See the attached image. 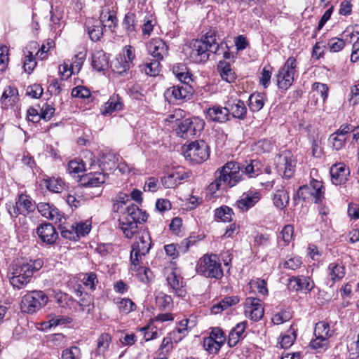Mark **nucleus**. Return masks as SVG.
I'll return each instance as SVG.
<instances>
[{"instance_id": "f257e3e1", "label": "nucleus", "mask_w": 359, "mask_h": 359, "mask_svg": "<svg viewBox=\"0 0 359 359\" xmlns=\"http://www.w3.org/2000/svg\"><path fill=\"white\" fill-rule=\"evenodd\" d=\"M218 39L217 32L209 30L201 39L192 40L187 43L184 51L193 62H205L208 60L210 53L219 54L218 52L222 44H219Z\"/></svg>"}, {"instance_id": "f03ea898", "label": "nucleus", "mask_w": 359, "mask_h": 359, "mask_svg": "<svg viewBox=\"0 0 359 359\" xmlns=\"http://www.w3.org/2000/svg\"><path fill=\"white\" fill-rule=\"evenodd\" d=\"M119 213V227L127 238H132L138 232V224L147 219V214L133 203L128 204Z\"/></svg>"}, {"instance_id": "7ed1b4c3", "label": "nucleus", "mask_w": 359, "mask_h": 359, "mask_svg": "<svg viewBox=\"0 0 359 359\" xmlns=\"http://www.w3.org/2000/svg\"><path fill=\"white\" fill-rule=\"evenodd\" d=\"M239 170L238 163L227 162L219 170L215 180L209 184L208 191L211 194H214L223 185H228L229 187L235 186L241 180Z\"/></svg>"}, {"instance_id": "20e7f679", "label": "nucleus", "mask_w": 359, "mask_h": 359, "mask_svg": "<svg viewBox=\"0 0 359 359\" xmlns=\"http://www.w3.org/2000/svg\"><path fill=\"white\" fill-rule=\"evenodd\" d=\"M198 274L206 278L219 280L223 276V271L216 255H204L196 266Z\"/></svg>"}, {"instance_id": "39448f33", "label": "nucleus", "mask_w": 359, "mask_h": 359, "mask_svg": "<svg viewBox=\"0 0 359 359\" xmlns=\"http://www.w3.org/2000/svg\"><path fill=\"white\" fill-rule=\"evenodd\" d=\"M48 302V296L41 290L27 292L20 302V309L26 313H34L44 307Z\"/></svg>"}, {"instance_id": "423d86ee", "label": "nucleus", "mask_w": 359, "mask_h": 359, "mask_svg": "<svg viewBox=\"0 0 359 359\" xmlns=\"http://www.w3.org/2000/svg\"><path fill=\"white\" fill-rule=\"evenodd\" d=\"M25 263L10 266L7 276L14 288H24L31 281L33 275Z\"/></svg>"}, {"instance_id": "0eeeda50", "label": "nucleus", "mask_w": 359, "mask_h": 359, "mask_svg": "<svg viewBox=\"0 0 359 359\" xmlns=\"http://www.w3.org/2000/svg\"><path fill=\"white\" fill-rule=\"evenodd\" d=\"M151 246L150 234L147 231L140 233L138 240L133 243L130 252V261L133 266V270H135L140 263V259L149 253Z\"/></svg>"}, {"instance_id": "6e6552de", "label": "nucleus", "mask_w": 359, "mask_h": 359, "mask_svg": "<svg viewBox=\"0 0 359 359\" xmlns=\"http://www.w3.org/2000/svg\"><path fill=\"white\" fill-rule=\"evenodd\" d=\"M296 59L294 57H288L284 66L279 69L276 76L279 88L287 90L291 86L296 73Z\"/></svg>"}, {"instance_id": "1a4fd4ad", "label": "nucleus", "mask_w": 359, "mask_h": 359, "mask_svg": "<svg viewBox=\"0 0 359 359\" xmlns=\"http://www.w3.org/2000/svg\"><path fill=\"white\" fill-rule=\"evenodd\" d=\"M184 156L193 162L201 163L209 156L208 146L204 141L192 142L184 150Z\"/></svg>"}, {"instance_id": "9d476101", "label": "nucleus", "mask_w": 359, "mask_h": 359, "mask_svg": "<svg viewBox=\"0 0 359 359\" xmlns=\"http://www.w3.org/2000/svg\"><path fill=\"white\" fill-rule=\"evenodd\" d=\"M277 172L283 177L289 179L294 173L295 162L290 152L284 151L275 159Z\"/></svg>"}, {"instance_id": "9b49d317", "label": "nucleus", "mask_w": 359, "mask_h": 359, "mask_svg": "<svg viewBox=\"0 0 359 359\" xmlns=\"http://www.w3.org/2000/svg\"><path fill=\"white\" fill-rule=\"evenodd\" d=\"M176 129L177 134L182 138L194 137L203 128L204 123L198 118L184 119L180 121Z\"/></svg>"}, {"instance_id": "f8f14e48", "label": "nucleus", "mask_w": 359, "mask_h": 359, "mask_svg": "<svg viewBox=\"0 0 359 359\" xmlns=\"http://www.w3.org/2000/svg\"><path fill=\"white\" fill-rule=\"evenodd\" d=\"M323 184L320 181L312 180L309 185L299 187L297 194L299 198L303 200L309 199L310 197L314 199L315 203L321 201L323 197Z\"/></svg>"}, {"instance_id": "ddd939ff", "label": "nucleus", "mask_w": 359, "mask_h": 359, "mask_svg": "<svg viewBox=\"0 0 359 359\" xmlns=\"http://www.w3.org/2000/svg\"><path fill=\"white\" fill-rule=\"evenodd\" d=\"M191 95V87L186 84H180L168 88L164 93L165 99L170 103L188 100Z\"/></svg>"}, {"instance_id": "4468645a", "label": "nucleus", "mask_w": 359, "mask_h": 359, "mask_svg": "<svg viewBox=\"0 0 359 359\" xmlns=\"http://www.w3.org/2000/svg\"><path fill=\"white\" fill-rule=\"evenodd\" d=\"M245 314L252 320L259 321L264 316V308L261 300L255 297H248L244 304Z\"/></svg>"}, {"instance_id": "2eb2a0df", "label": "nucleus", "mask_w": 359, "mask_h": 359, "mask_svg": "<svg viewBox=\"0 0 359 359\" xmlns=\"http://www.w3.org/2000/svg\"><path fill=\"white\" fill-rule=\"evenodd\" d=\"M35 205L31 198L25 194L19 196L15 205L9 209V213L12 217H17L18 215H27L34 210Z\"/></svg>"}, {"instance_id": "dca6fc26", "label": "nucleus", "mask_w": 359, "mask_h": 359, "mask_svg": "<svg viewBox=\"0 0 359 359\" xmlns=\"http://www.w3.org/2000/svg\"><path fill=\"white\" fill-rule=\"evenodd\" d=\"M189 177V174L183 168H178L172 170L161 180L163 187L166 189L175 188L182 183L184 180Z\"/></svg>"}, {"instance_id": "f3484780", "label": "nucleus", "mask_w": 359, "mask_h": 359, "mask_svg": "<svg viewBox=\"0 0 359 359\" xmlns=\"http://www.w3.org/2000/svg\"><path fill=\"white\" fill-rule=\"evenodd\" d=\"M167 283L170 288L177 297H184L187 294L183 278L177 273L176 269H171L167 275Z\"/></svg>"}, {"instance_id": "a211bd4d", "label": "nucleus", "mask_w": 359, "mask_h": 359, "mask_svg": "<svg viewBox=\"0 0 359 359\" xmlns=\"http://www.w3.org/2000/svg\"><path fill=\"white\" fill-rule=\"evenodd\" d=\"M135 57V48L131 46H126L123 50V57L117 58L114 63V70L122 74L129 69L130 64Z\"/></svg>"}, {"instance_id": "6ab92c4d", "label": "nucleus", "mask_w": 359, "mask_h": 359, "mask_svg": "<svg viewBox=\"0 0 359 359\" xmlns=\"http://www.w3.org/2000/svg\"><path fill=\"white\" fill-rule=\"evenodd\" d=\"M111 342L112 337L109 334H101L96 341L95 349L91 353V359H103L109 351Z\"/></svg>"}, {"instance_id": "aec40b11", "label": "nucleus", "mask_w": 359, "mask_h": 359, "mask_svg": "<svg viewBox=\"0 0 359 359\" xmlns=\"http://www.w3.org/2000/svg\"><path fill=\"white\" fill-rule=\"evenodd\" d=\"M261 198V194L258 191H248L243 193L236 202L235 206L242 212H247L254 207Z\"/></svg>"}, {"instance_id": "412c9836", "label": "nucleus", "mask_w": 359, "mask_h": 359, "mask_svg": "<svg viewBox=\"0 0 359 359\" xmlns=\"http://www.w3.org/2000/svg\"><path fill=\"white\" fill-rule=\"evenodd\" d=\"M36 233L41 241L48 245L54 244L58 238L55 228L50 223L40 224L36 229Z\"/></svg>"}, {"instance_id": "4be33fe9", "label": "nucleus", "mask_w": 359, "mask_h": 359, "mask_svg": "<svg viewBox=\"0 0 359 359\" xmlns=\"http://www.w3.org/2000/svg\"><path fill=\"white\" fill-rule=\"evenodd\" d=\"M205 118L211 121L223 123L229 121V114L226 106L214 105L205 111Z\"/></svg>"}, {"instance_id": "5701e85b", "label": "nucleus", "mask_w": 359, "mask_h": 359, "mask_svg": "<svg viewBox=\"0 0 359 359\" xmlns=\"http://www.w3.org/2000/svg\"><path fill=\"white\" fill-rule=\"evenodd\" d=\"M149 53L155 59L163 60L168 54V46L161 39H152L147 44Z\"/></svg>"}, {"instance_id": "b1692460", "label": "nucleus", "mask_w": 359, "mask_h": 359, "mask_svg": "<svg viewBox=\"0 0 359 359\" xmlns=\"http://www.w3.org/2000/svg\"><path fill=\"white\" fill-rule=\"evenodd\" d=\"M330 175L332 183L340 185L346 182L349 169L342 163H335L330 168Z\"/></svg>"}, {"instance_id": "393cba45", "label": "nucleus", "mask_w": 359, "mask_h": 359, "mask_svg": "<svg viewBox=\"0 0 359 359\" xmlns=\"http://www.w3.org/2000/svg\"><path fill=\"white\" fill-rule=\"evenodd\" d=\"M107 177V175L103 172H90L82 176L81 184L86 187H97L106 182Z\"/></svg>"}, {"instance_id": "a878e982", "label": "nucleus", "mask_w": 359, "mask_h": 359, "mask_svg": "<svg viewBox=\"0 0 359 359\" xmlns=\"http://www.w3.org/2000/svg\"><path fill=\"white\" fill-rule=\"evenodd\" d=\"M37 209L43 217L55 221V222H61L62 215L53 205L48 203H39L37 205Z\"/></svg>"}, {"instance_id": "bb28decb", "label": "nucleus", "mask_w": 359, "mask_h": 359, "mask_svg": "<svg viewBox=\"0 0 359 359\" xmlns=\"http://www.w3.org/2000/svg\"><path fill=\"white\" fill-rule=\"evenodd\" d=\"M226 107L229 116L231 115L234 118L244 119L247 109L243 101L238 99L229 100L226 103Z\"/></svg>"}, {"instance_id": "cd10ccee", "label": "nucleus", "mask_w": 359, "mask_h": 359, "mask_svg": "<svg viewBox=\"0 0 359 359\" xmlns=\"http://www.w3.org/2000/svg\"><path fill=\"white\" fill-rule=\"evenodd\" d=\"M289 285L296 291L304 290L309 292L313 288L314 283L311 278L302 276L290 278Z\"/></svg>"}, {"instance_id": "c85d7f7f", "label": "nucleus", "mask_w": 359, "mask_h": 359, "mask_svg": "<svg viewBox=\"0 0 359 359\" xmlns=\"http://www.w3.org/2000/svg\"><path fill=\"white\" fill-rule=\"evenodd\" d=\"M248 325L246 320L238 323L229 334L228 345L230 347L235 346L239 340L244 337V332Z\"/></svg>"}, {"instance_id": "c756f323", "label": "nucleus", "mask_w": 359, "mask_h": 359, "mask_svg": "<svg viewBox=\"0 0 359 359\" xmlns=\"http://www.w3.org/2000/svg\"><path fill=\"white\" fill-rule=\"evenodd\" d=\"M118 20L114 11H111L107 6L102 8L100 15V25L104 27H115Z\"/></svg>"}, {"instance_id": "7c9ffc66", "label": "nucleus", "mask_w": 359, "mask_h": 359, "mask_svg": "<svg viewBox=\"0 0 359 359\" xmlns=\"http://www.w3.org/2000/svg\"><path fill=\"white\" fill-rule=\"evenodd\" d=\"M109 60L106 53L102 50H96L92 55V66L97 72L105 70L108 67Z\"/></svg>"}, {"instance_id": "2f4dec72", "label": "nucleus", "mask_w": 359, "mask_h": 359, "mask_svg": "<svg viewBox=\"0 0 359 359\" xmlns=\"http://www.w3.org/2000/svg\"><path fill=\"white\" fill-rule=\"evenodd\" d=\"M327 277L333 282L342 279L345 276V268L341 263H330L327 269Z\"/></svg>"}, {"instance_id": "473e14b6", "label": "nucleus", "mask_w": 359, "mask_h": 359, "mask_svg": "<svg viewBox=\"0 0 359 359\" xmlns=\"http://www.w3.org/2000/svg\"><path fill=\"white\" fill-rule=\"evenodd\" d=\"M123 104L121 102L118 95L111 96L104 104L102 114L104 115L111 114L115 111H118L123 109Z\"/></svg>"}, {"instance_id": "72a5a7b5", "label": "nucleus", "mask_w": 359, "mask_h": 359, "mask_svg": "<svg viewBox=\"0 0 359 359\" xmlns=\"http://www.w3.org/2000/svg\"><path fill=\"white\" fill-rule=\"evenodd\" d=\"M217 70L222 80L228 83H232L236 79V74L231 67V65L226 61H219L217 65Z\"/></svg>"}, {"instance_id": "f704fd0d", "label": "nucleus", "mask_w": 359, "mask_h": 359, "mask_svg": "<svg viewBox=\"0 0 359 359\" xmlns=\"http://www.w3.org/2000/svg\"><path fill=\"white\" fill-rule=\"evenodd\" d=\"M265 102V95L259 93H252L249 97V107L252 111L261 110Z\"/></svg>"}, {"instance_id": "c9c22d12", "label": "nucleus", "mask_w": 359, "mask_h": 359, "mask_svg": "<svg viewBox=\"0 0 359 359\" xmlns=\"http://www.w3.org/2000/svg\"><path fill=\"white\" fill-rule=\"evenodd\" d=\"M273 201L274 205L277 208L279 209H283L289 201L288 193L286 190L281 187V189L276 190Z\"/></svg>"}, {"instance_id": "e433bc0d", "label": "nucleus", "mask_w": 359, "mask_h": 359, "mask_svg": "<svg viewBox=\"0 0 359 359\" xmlns=\"http://www.w3.org/2000/svg\"><path fill=\"white\" fill-rule=\"evenodd\" d=\"M240 168L239 174L241 176L240 171L241 170L242 173H245L248 175L249 177H255L258 176L261 173V170L259 168V163L257 161L253 160L251 161L250 164L246 165L245 166H243Z\"/></svg>"}, {"instance_id": "4c0bfd02", "label": "nucleus", "mask_w": 359, "mask_h": 359, "mask_svg": "<svg viewBox=\"0 0 359 359\" xmlns=\"http://www.w3.org/2000/svg\"><path fill=\"white\" fill-rule=\"evenodd\" d=\"M118 311L124 314H128L135 310L136 305L128 298H119L116 301Z\"/></svg>"}, {"instance_id": "58836bf2", "label": "nucleus", "mask_w": 359, "mask_h": 359, "mask_svg": "<svg viewBox=\"0 0 359 359\" xmlns=\"http://www.w3.org/2000/svg\"><path fill=\"white\" fill-rule=\"evenodd\" d=\"M72 318L69 316H50L48 320L45 323L46 327H56L57 325H66L72 323Z\"/></svg>"}, {"instance_id": "ea45409f", "label": "nucleus", "mask_w": 359, "mask_h": 359, "mask_svg": "<svg viewBox=\"0 0 359 359\" xmlns=\"http://www.w3.org/2000/svg\"><path fill=\"white\" fill-rule=\"evenodd\" d=\"M18 92L15 88H13L11 86H8L5 88L3 95L1 96V100L2 103L7 104V100L9 102V104H13L16 102L18 100Z\"/></svg>"}, {"instance_id": "a19ab883", "label": "nucleus", "mask_w": 359, "mask_h": 359, "mask_svg": "<svg viewBox=\"0 0 359 359\" xmlns=\"http://www.w3.org/2000/svg\"><path fill=\"white\" fill-rule=\"evenodd\" d=\"M86 58V52L81 51L74 56L70 63L72 67V73H79L83 66Z\"/></svg>"}, {"instance_id": "79ce46f5", "label": "nucleus", "mask_w": 359, "mask_h": 359, "mask_svg": "<svg viewBox=\"0 0 359 359\" xmlns=\"http://www.w3.org/2000/svg\"><path fill=\"white\" fill-rule=\"evenodd\" d=\"M47 188L55 193H60L65 189V183L60 177H51L46 180Z\"/></svg>"}, {"instance_id": "37998d69", "label": "nucleus", "mask_w": 359, "mask_h": 359, "mask_svg": "<svg viewBox=\"0 0 359 359\" xmlns=\"http://www.w3.org/2000/svg\"><path fill=\"white\" fill-rule=\"evenodd\" d=\"M233 210L227 206H222L217 208L215 211L216 218L224 222H228L232 220Z\"/></svg>"}, {"instance_id": "c03bdc74", "label": "nucleus", "mask_w": 359, "mask_h": 359, "mask_svg": "<svg viewBox=\"0 0 359 359\" xmlns=\"http://www.w3.org/2000/svg\"><path fill=\"white\" fill-rule=\"evenodd\" d=\"M88 22V33L90 39L93 41H97L100 39L103 34L102 26L100 25V22L96 21L95 24L89 25Z\"/></svg>"}, {"instance_id": "a18cd8bd", "label": "nucleus", "mask_w": 359, "mask_h": 359, "mask_svg": "<svg viewBox=\"0 0 359 359\" xmlns=\"http://www.w3.org/2000/svg\"><path fill=\"white\" fill-rule=\"evenodd\" d=\"M160 60H161L155 59L154 61L142 65L141 70L144 71L147 75L151 76L158 75L161 67Z\"/></svg>"}, {"instance_id": "49530a36", "label": "nucleus", "mask_w": 359, "mask_h": 359, "mask_svg": "<svg viewBox=\"0 0 359 359\" xmlns=\"http://www.w3.org/2000/svg\"><path fill=\"white\" fill-rule=\"evenodd\" d=\"M223 344L219 343L212 337H205L203 339V347L209 353L215 354L221 348Z\"/></svg>"}, {"instance_id": "de8ad7c7", "label": "nucleus", "mask_w": 359, "mask_h": 359, "mask_svg": "<svg viewBox=\"0 0 359 359\" xmlns=\"http://www.w3.org/2000/svg\"><path fill=\"white\" fill-rule=\"evenodd\" d=\"M314 334L316 337L329 339L332 336L329 325L324 322L318 323L315 327Z\"/></svg>"}, {"instance_id": "09e8293b", "label": "nucleus", "mask_w": 359, "mask_h": 359, "mask_svg": "<svg viewBox=\"0 0 359 359\" xmlns=\"http://www.w3.org/2000/svg\"><path fill=\"white\" fill-rule=\"evenodd\" d=\"M172 299L170 295L159 292L156 297V305L161 309H167L172 305Z\"/></svg>"}, {"instance_id": "8fccbe9b", "label": "nucleus", "mask_w": 359, "mask_h": 359, "mask_svg": "<svg viewBox=\"0 0 359 359\" xmlns=\"http://www.w3.org/2000/svg\"><path fill=\"white\" fill-rule=\"evenodd\" d=\"M296 339L295 330L290 327L287 334L282 336L280 344L281 348H287L290 347Z\"/></svg>"}, {"instance_id": "3c124183", "label": "nucleus", "mask_w": 359, "mask_h": 359, "mask_svg": "<svg viewBox=\"0 0 359 359\" xmlns=\"http://www.w3.org/2000/svg\"><path fill=\"white\" fill-rule=\"evenodd\" d=\"M237 299L236 297H226L222 299L218 304L212 307V312L218 313L226 309L229 306L236 304Z\"/></svg>"}, {"instance_id": "603ef678", "label": "nucleus", "mask_w": 359, "mask_h": 359, "mask_svg": "<svg viewBox=\"0 0 359 359\" xmlns=\"http://www.w3.org/2000/svg\"><path fill=\"white\" fill-rule=\"evenodd\" d=\"M292 313L289 309H283L272 317V322L275 325H280L292 318Z\"/></svg>"}, {"instance_id": "864d4df0", "label": "nucleus", "mask_w": 359, "mask_h": 359, "mask_svg": "<svg viewBox=\"0 0 359 359\" xmlns=\"http://www.w3.org/2000/svg\"><path fill=\"white\" fill-rule=\"evenodd\" d=\"M80 294L81 299L79 301V304L83 311H90L93 306V299L90 295L86 292L78 291Z\"/></svg>"}, {"instance_id": "5fc2aeb1", "label": "nucleus", "mask_w": 359, "mask_h": 359, "mask_svg": "<svg viewBox=\"0 0 359 359\" xmlns=\"http://www.w3.org/2000/svg\"><path fill=\"white\" fill-rule=\"evenodd\" d=\"M131 203L129 200V196L125 194H120L116 197V203L113 205V210L114 212H120L126 208L128 204Z\"/></svg>"}, {"instance_id": "6e6d98bb", "label": "nucleus", "mask_w": 359, "mask_h": 359, "mask_svg": "<svg viewBox=\"0 0 359 359\" xmlns=\"http://www.w3.org/2000/svg\"><path fill=\"white\" fill-rule=\"evenodd\" d=\"M73 226L76 231L78 238L81 236H85L89 233L91 230V223L88 221L75 222Z\"/></svg>"}, {"instance_id": "4d7b16f0", "label": "nucleus", "mask_w": 359, "mask_h": 359, "mask_svg": "<svg viewBox=\"0 0 359 359\" xmlns=\"http://www.w3.org/2000/svg\"><path fill=\"white\" fill-rule=\"evenodd\" d=\"M98 278L95 273L89 272L84 275L83 278V285L88 287L90 290L94 291L96 289V286L98 284Z\"/></svg>"}, {"instance_id": "13d9d810", "label": "nucleus", "mask_w": 359, "mask_h": 359, "mask_svg": "<svg viewBox=\"0 0 359 359\" xmlns=\"http://www.w3.org/2000/svg\"><path fill=\"white\" fill-rule=\"evenodd\" d=\"M68 170L69 173L79 174L86 170V165L82 160H72L68 163Z\"/></svg>"}, {"instance_id": "bf43d9fd", "label": "nucleus", "mask_w": 359, "mask_h": 359, "mask_svg": "<svg viewBox=\"0 0 359 359\" xmlns=\"http://www.w3.org/2000/svg\"><path fill=\"white\" fill-rule=\"evenodd\" d=\"M346 138L343 135H338L336 133H332L329 138V142L332 145V147L335 150H339L345 144Z\"/></svg>"}, {"instance_id": "052dcab7", "label": "nucleus", "mask_w": 359, "mask_h": 359, "mask_svg": "<svg viewBox=\"0 0 359 359\" xmlns=\"http://www.w3.org/2000/svg\"><path fill=\"white\" fill-rule=\"evenodd\" d=\"M137 271V276L144 283H150L154 278L153 272L149 268L139 267Z\"/></svg>"}, {"instance_id": "680f3d73", "label": "nucleus", "mask_w": 359, "mask_h": 359, "mask_svg": "<svg viewBox=\"0 0 359 359\" xmlns=\"http://www.w3.org/2000/svg\"><path fill=\"white\" fill-rule=\"evenodd\" d=\"M313 90L316 96H320L323 102L326 100L328 95V87L327 85L321 83H314Z\"/></svg>"}, {"instance_id": "e2e57ef3", "label": "nucleus", "mask_w": 359, "mask_h": 359, "mask_svg": "<svg viewBox=\"0 0 359 359\" xmlns=\"http://www.w3.org/2000/svg\"><path fill=\"white\" fill-rule=\"evenodd\" d=\"M36 62L33 57L32 52L28 51L27 54L25 55L23 68L25 72L31 74L34 68L36 67Z\"/></svg>"}, {"instance_id": "0e129e2a", "label": "nucleus", "mask_w": 359, "mask_h": 359, "mask_svg": "<svg viewBox=\"0 0 359 359\" xmlns=\"http://www.w3.org/2000/svg\"><path fill=\"white\" fill-rule=\"evenodd\" d=\"M81 351L76 346H72L62 351V359H80Z\"/></svg>"}, {"instance_id": "69168bd1", "label": "nucleus", "mask_w": 359, "mask_h": 359, "mask_svg": "<svg viewBox=\"0 0 359 359\" xmlns=\"http://www.w3.org/2000/svg\"><path fill=\"white\" fill-rule=\"evenodd\" d=\"M61 236L70 241H77L79 239L78 234L73 224L69 226H62Z\"/></svg>"}, {"instance_id": "338daca9", "label": "nucleus", "mask_w": 359, "mask_h": 359, "mask_svg": "<svg viewBox=\"0 0 359 359\" xmlns=\"http://www.w3.org/2000/svg\"><path fill=\"white\" fill-rule=\"evenodd\" d=\"M302 264V261L298 257L287 258L283 263V267L291 270L297 269Z\"/></svg>"}, {"instance_id": "774afa93", "label": "nucleus", "mask_w": 359, "mask_h": 359, "mask_svg": "<svg viewBox=\"0 0 359 359\" xmlns=\"http://www.w3.org/2000/svg\"><path fill=\"white\" fill-rule=\"evenodd\" d=\"M327 44L330 51L336 53L343 49L345 46V42L341 39L332 38L328 41Z\"/></svg>"}]
</instances>
